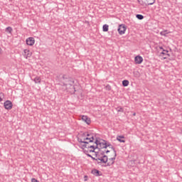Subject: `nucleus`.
Wrapping results in <instances>:
<instances>
[{
	"instance_id": "obj_37",
	"label": "nucleus",
	"mask_w": 182,
	"mask_h": 182,
	"mask_svg": "<svg viewBox=\"0 0 182 182\" xmlns=\"http://www.w3.org/2000/svg\"><path fill=\"white\" fill-rule=\"evenodd\" d=\"M105 153H107H107H110V151L109 150H107V151H105Z\"/></svg>"
},
{
	"instance_id": "obj_15",
	"label": "nucleus",
	"mask_w": 182,
	"mask_h": 182,
	"mask_svg": "<svg viewBox=\"0 0 182 182\" xmlns=\"http://www.w3.org/2000/svg\"><path fill=\"white\" fill-rule=\"evenodd\" d=\"M84 141H86V140L87 141L88 140V141H87V143H88V144H89V143H93V141H95V136H92L91 137H85V138H84Z\"/></svg>"
},
{
	"instance_id": "obj_16",
	"label": "nucleus",
	"mask_w": 182,
	"mask_h": 182,
	"mask_svg": "<svg viewBox=\"0 0 182 182\" xmlns=\"http://www.w3.org/2000/svg\"><path fill=\"white\" fill-rule=\"evenodd\" d=\"M122 139H124V136H117V140L119 141V143H126V141Z\"/></svg>"
},
{
	"instance_id": "obj_6",
	"label": "nucleus",
	"mask_w": 182,
	"mask_h": 182,
	"mask_svg": "<svg viewBox=\"0 0 182 182\" xmlns=\"http://www.w3.org/2000/svg\"><path fill=\"white\" fill-rule=\"evenodd\" d=\"M95 144H96V148L98 150H102V149H105V141L100 142V141L97 140V138L95 139Z\"/></svg>"
},
{
	"instance_id": "obj_1",
	"label": "nucleus",
	"mask_w": 182,
	"mask_h": 182,
	"mask_svg": "<svg viewBox=\"0 0 182 182\" xmlns=\"http://www.w3.org/2000/svg\"><path fill=\"white\" fill-rule=\"evenodd\" d=\"M63 80L61 81L62 86H65L68 88L70 86V89H73V92H76L75 90V80L71 77H67L66 75H63L62 77Z\"/></svg>"
},
{
	"instance_id": "obj_10",
	"label": "nucleus",
	"mask_w": 182,
	"mask_h": 182,
	"mask_svg": "<svg viewBox=\"0 0 182 182\" xmlns=\"http://www.w3.org/2000/svg\"><path fill=\"white\" fill-rule=\"evenodd\" d=\"M159 49L162 50V52H161L160 53L161 56V55H164L165 56H170V54L168 53V50H165L162 46H160Z\"/></svg>"
},
{
	"instance_id": "obj_8",
	"label": "nucleus",
	"mask_w": 182,
	"mask_h": 182,
	"mask_svg": "<svg viewBox=\"0 0 182 182\" xmlns=\"http://www.w3.org/2000/svg\"><path fill=\"white\" fill-rule=\"evenodd\" d=\"M26 45L28 46H33L35 45V38L33 37H29L26 40Z\"/></svg>"
},
{
	"instance_id": "obj_11",
	"label": "nucleus",
	"mask_w": 182,
	"mask_h": 182,
	"mask_svg": "<svg viewBox=\"0 0 182 182\" xmlns=\"http://www.w3.org/2000/svg\"><path fill=\"white\" fill-rule=\"evenodd\" d=\"M91 173L92 174H93V176H95V177H99L102 176V172L96 168L92 169Z\"/></svg>"
},
{
	"instance_id": "obj_12",
	"label": "nucleus",
	"mask_w": 182,
	"mask_h": 182,
	"mask_svg": "<svg viewBox=\"0 0 182 182\" xmlns=\"http://www.w3.org/2000/svg\"><path fill=\"white\" fill-rule=\"evenodd\" d=\"M88 144H82V149H92V150H96L97 148H96V146L95 145H87Z\"/></svg>"
},
{
	"instance_id": "obj_38",
	"label": "nucleus",
	"mask_w": 182,
	"mask_h": 182,
	"mask_svg": "<svg viewBox=\"0 0 182 182\" xmlns=\"http://www.w3.org/2000/svg\"><path fill=\"white\" fill-rule=\"evenodd\" d=\"M132 115H133V116H136V112H134Z\"/></svg>"
},
{
	"instance_id": "obj_41",
	"label": "nucleus",
	"mask_w": 182,
	"mask_h": 182,
	"mask_svg": "<svg viewBox=\"0 0 182 182\" xmlns=\"http://www.w3.org/2000/svg\"><path fill=\"white\" fill-rule=\"evenodd\" d=\"M104 153H106V150L103 151Z\"/></svg>"
},
{
	"instance_id": "obj_34",
	"label": "nucleus",
	"mask_w": 182,
	"mask_h": 182,
	"mask_svg": "<svg viewBox=\"0 0 182 182\" xmlns=\"http://www.w3.org/2000/svg\"><path fill=\"white\" fill-rule=\"evenodd\" d=\"M95 150H96V149H90V150L89 151V152H90V153H95Z\"/></svg>"
},
{
	"instance_id": "obj_7",
	"label": "nucleus",
	"mask_w": 182,
	"mask_h": 182,
	"mask_svg": "<svg viewBox=\"0 0 182 182\" xmlns=\"http://www.w3.org/2000/svg\"><path fill=\"white\" fill-rule=\"evenodd\" d=\"M4 109H6V110H11V109H12V107H14V105L10 100H6V102H4Z\"/></svg>"
},
{
	"instance_id": "obj_43",
	"label": "nucleus",
	"mask_w": 182,
	"mask_h": 182,
	"mask_svg": "<svg viewBox=\"0 0 182 182\" xmlns=\"http://www.w3.org/2000/svg\"><path fill=\"white\" fill-rule=\"evenodd\" d=\"M89 141V140H87V141Z\"/></svg>"
},
{
	"instance_id": "obj_19",
	"label": "nucleus",
	"mask_w": 182,
	"mask_h": 182,
	"mask_svg": "<svg viewBox=\"0 0 182 182\" xmlns=\"http://www.w3.org/2000/svg\"><path fill=\"white\" fill-rule=\"evenodd\" d=\"M136 18L139 19V21H143V19H144V16H143L141 14H136Z\"/></svg>"
},
{
	"instance_id": "obj_2",
	"label": "nucleus",
	"mask_w": 182,
	"mask_h": 182,
	"mask_svg": "<svg viewBox=\"0 0 182 182\" xmlns=\"http://www.w3.org/2000/svg\"><path fill=\"white\" fill-rule=\"evenodd\" d=\"M138 3L141 6H149L150 5H154L156 0H138Z\"/></svg>"
},
{
	"instance_id": "obj_35",
	"label": "nucleus",
	"mask_w": 182,
	"mask_h": 182,
	"mask_svg": "<svg viewBox=\"0 0 182 182\" xmlns=\"http://www.w3.org/2000/svg\"><path fill=\"white\" fill-rule=\"evenodd\" d=\"M138 72H134V75L135 76V77H137V75H138Z\"/></svg>"
},
{
	"instance_id": "obj_20",
	"label": "nucleus",
	"mask_w": 182,
	"mask_h": 182,
	"mask_svg": "<svg viewBox=\"0 0 182 182\" xmlns=\"http://www.w3.org/2000/svg\"><path fill=\"white\" fill-rule=\"evenodd\" d=\"M12 31H14V29L11 26L6 27L5 29V31L7 32V33H12Z\"/></svg>"
},
{
	"instance_id": "obj_28",
	"label": "nucleus",
	"mask_w": 182,
	"mask_h": 182,
	"mask_svg": "<svg viewBox=\"0 0 182 182\" xmlns=\"http://www.w3.org/2000/svg\"><path fill=\"white\" fill-rule=\"evenodd\" d=\"M83 134H84V136H87V137H92V136H95V134H89L87 132H85Z\"/></svg>"
},
{
	"instance_id": "obj_32",
	"label": "nucleus",
	"mask_w": 182,
	"mask_h": 182,
	"mask_svg": "<svg viewBox=\"0 0 182 182\" xmlns=\"http://www.w3.org/2000/svg\"><path fill=\"white\" fill-rule=\"evenodd\" d=\"M111 149H112V150H113L114 154H117L116 149H114V146H112V147H111Z\"/></svg>"
},
{
	"instance_id": "obj_42",
	"label": "nucleus",
	"mask_w": 182,
	"mask_h": 182,
	"mask_svg": "<svg viewBox=\"0 0 182 182\" xmlns=\"http://www.w3.org/2000/svg\"><path fill=\"white\" fill-rule=\"evenodd\" d=\"M85 181H87V179H85Z\"/></svg>"
},
{
	"instance_id": "obj_25",
	"label": "nucleus",
	"mask_w": 182,
	"mask_h": 182,
	"mask_svg": "<svg viewBox=\"0 0 182 182\" xmlns=\"http://www.w3.org/2000/svg\"><path fill=\"white\" fill-rule=\"evenodd\" d=\"M33 82H35V83H41V77H36L33 80Z\"/></svg>"
},
{
	"instance_id": "obj_13",
	"label": "nucleus",
	"mask_w": 182,
	"mask_h": 182,
	"mask_svg": "<svg viewBox=\"0 0 182 182\" xmlns=\"http://www.w3.org/2000/svg\"><path fill=\"white\" fill-rule=\"evenodd\" d=\"M82 122H85V123H86L87 124H90L91 123L90 118L87 117V116L86 115L82 116Z\"/></svg>"
},
{
	"instance_id": "obj_29",
	"label": "nucleus",
	"mask_w": 182,
	"mask_h": 182,
	"mask_svg": "<svg viewBox=\"0 0 182 182\" xmlns=\"http://www.w3.org/2000/svg\"><path fill=\"white\" fill-rule=\"evenodd\" d=\"M105 89L106 90L110 91L112 90V86H110V85L108 84L105 86Z\"/></svg>"
},
{
	"instance_id": "obj_14",
	"label": "nucleus",
	"mask_w": 182,
	"mask_h": 182,
	"mask_svg": "<svg viewBox=\"0 0 182 182\" xmlns=\"http://www.w3.org/2000/svg\"><path fill=\"white\" fill-rule=\"evenodd\" d=\"M32 56V53L28 49L24 50V58L26 59H28V58H31Z\"/></svg>"
},
{
	"instance_id": "obj_4",
	"label": "nucleus",
	"mask_w": 182,
	"mask_h": 182,
	"mask_svg": "<svg viewBox=\"0 0 182 182\" xmlns=\"http://www.w3.org/2000/svg\"><path fill=\"white\" fill-rule=\"evenodd\" d=\"M117 156V154H115L114 157L109 159V162L105 165H102V167H110V166H113L114 164V161L116 160V157Z\"/></svg>"
},
{
	"instance_id": "obj_26",
	"label": "nucleus",
	"mask_w": 182,
	"mask_h": 182,
	"mask_svg": "<svg viewBox=\"0 0 182 182\" xmlns=\"http://www.w3.org/2000/svg\"><path fill=\"white\" fill-rule=\"evenodd\" d=\"M167 30H165V31H161L160 33V35H161V36H167Z\"/></svg>"
},
{
	"instance_id": "obj_22",
	"label": "nucleus",
	"mask_w": 182,
	"mask_h": 182,
	"mask_svg": "<svg viewBox=\"0 0 182 182\" xmlns=\"http://www.w3.org/2000/svg\"><path fill=\"white\" fill-rule=\"evenodd\" d=\"M102 141L105 142V149H107V147H110V146H112V144L110 143H107V141L102 139Z\"/></svg>"
},
{
	"instance_id": "obj_3",
	"label": "nucleus",
	"mask_w": 182,
	"mask_h": 182,
	"mask_svg": "<svg viewBox=\"0 0 182 182\" xmlns=\"http://www.w3.org/2000/svg\"><path fill=\"white\" fill-rule=\"evenodd\" d=\"M109 161V158L107 155L100 156V158H97V162H95V164H97L98 166H102L103 167V165L102 164H106Z\"/></svg>"
},
{
	"instance_id": "obj_24",
	"label": "nucleus",
	"mask_w": 182,
	"mask_h": 182,
	"mask_svg": "<svg viewBox=\"0 0 182 182\" xmlns=\"http://www.w3.org/2000/svg\"><path fill=\"white\" fill-rule=\"evenodd\" d=\"M98 156H99L98 158H100V157H102V156H106V155H105V152L102 149H99Z\"/></svg>"
},
{
	"instance_id": "obj_31",
	"label": "nucleus",
	"mask_w": 182,
	"mask_h": 182,
	"mask_svg": "<svg viewBox=\"0 0 182 182\" xmlns=\"http://www.w3.org/2000/svg\"><path fill=\"white\" fill-rule=\"evenodd\" d=\"M91 159L93 160V161H95V163H97V158L92 156Z\"/></svg>"
},
{
	"instance_id": "obj_39",
	"label": "nucleus",
	"mask_w": 182,
	"mask_h": 182,
	"mask_svg": "<svg viewBox=\"0 0 182 182\" xmlns=\"http://www.w3.org/2000/svg\"><path fill=\"white\" fill-rule=\"evenodd\" d=\"M85 178H87V176H85Z\"/></svg>"
},
{
	"instance_id": "obj_30",
	"label": "nucleus",
	"mask_w": 182,
	"mask_h": 182,
	"mask_svg": "<svg viewBox=\"0 0 182 182\" xmlns=\"http://www.w3.org/2000/svg\"><path fill=\"white\" fill-rule=\"evenodd\" d=\"M94 153H95V157H96L97 159H98V157H99V149H98V151H95V152H94Z\"/></svg>"
},
{
	"instance_id": "obj_21",
	"label": "nucleus",
	"mask_w": 182,
	"mask_h": 182,
	"mask_svg": "<svg viewBox=\"0 0 182 182\" xmlns=\"http://www.w3.org/2000/svg\"><path fill=\"white\" fill-rule=\"evenodd\" d=\"M122 86H123L124 87H127V86H129V80H124L122 81Z\"/></svg>"
},
{
	"instance_id": "obj_27",
	"label": "nucleus",
	"mask_w": 182,
	"mask_h": 182,
	"mask_svg": "<svg viewBox=\"0 0 182 182\" xmlns=\"http://www.w3.org/2000/svg\"><path fill=\"white\" fill-rule=\"evenodd\" d=\"M4 97H5V95L0 91V102H2V100H4Z\"/></svg>"
},
{
	"instance_id": "obj_5",
	"label": "nucleus",
	"mask_w": 182,
	"mask_h": 182,
	"mask_svg": "<svg viewBox=\"0 0 182 182\" xmlns=\"http://www.w3.org/2000/svg\"><path fill=\"white\" fill-rule=\"evenodd\" d=\"M127 29V27H126V25L120 24L117 28V31L120 35H124V33H126Z\"/></svg>"
},
{
	"instance_id": "obj_18",
	"label": "nucleus",
	"mask_w": 182,
	"mask_h": 182,
	"mask_svg": "<svg viewBox=\"0 0 182 182\" xmlns=\"http://www.w3.org/2000/svg\"><path fill=\"white\" fill-rule=\"evenodd\" d=\"M102 31H103V32H108L109 31V25L104 24L102 26Z\"/></svg>"
},
{
	"instance_id": "obj_33",
	"label": "nucleus",
	"mask_w": 182,
	"mask_h": 182,
	"mask_svg": "<svg viewBox=\"0 0 182 182\" xmlns=\"http://www.w3.org/2000/svg\"><path fill=\"white\" fill-rule=\"evenodd\" d=\"M84 153H85V154H86V156H87V154H89V151H87V150H86V149H84Z\"/></svg>"
},
{
	"instance_id": "obj_9",
	"label": "nucleus",
	"mask_w": 182,
	"mask_h": 182,
	"mask_svg": "<svg viewBox=\"0 0 182 182\" xmlns=\"http://www.w3.org/2000/svg\"><path fill=\"white\" fill-rule=\"evenodd\" d=\"M134 61L136 65H141V63H143V57H141V55H136L134 58Z\"/></svg>"
},
{
	"instance_id": "obj_36",
	"label": "nucleus",
	"mask_w": 182,
	"mask_h": 182,
	"mask_svg": "<svg viewBox=\"0 0 182 182\" xmlns=\"http://www.w3.org/2000/svg\"><path fill=\"white\" fill-rule=\"evenodd\" d=\"M87 157H90V159L92 157V155H90V154H87Z\"/></svg>"
},
{
	"instance_id": "obj_17",
	"label": "nucleus",
	"mask_w": 182,
	"mask_h": 182,
	"mask_svg": "<svg viewBox=\"0 0 182 182\" xmlns=\"http://www.w3.org/2000/svg\"><path fill=\"white\" fill-rule=\"evenodd\" d=\"M77 141H78V143H80L81 147H82V145H83V144H89V142L84 141L83 139H82L80 138H77Z\"/></svg>"
},
{
	"instance_id": "obj_40",
	"label": "nucleus",
	"mask_w": 182,
	"mask_h": 182,
	"mask_svg": "<svg viewBox=\"0 0 182 182\" xmlns=\"http://www.w3.org/2000/svg\"><path fill=\"white\" fill-rule=\"evenodd\" d=\"M164 59H167V57H164Z\"/></svg>"
},
{
	"instance_id": "obj_23",
	"label": "nucleus",
	"mask_w": 182,
	"mask_h": 182,
	"mask_svg": "<svg viewBox=\"0 0 182 182\" xmlns=\"http://www.w3.org/2000/svg\"><path fill=\"white\" fill-rule=\"evenodd\" d=\"M116 110H117V112H118V113L119 112H121V113H124V109H123V107H117L116 108Z\"/></svg>"
}]
</instances>
